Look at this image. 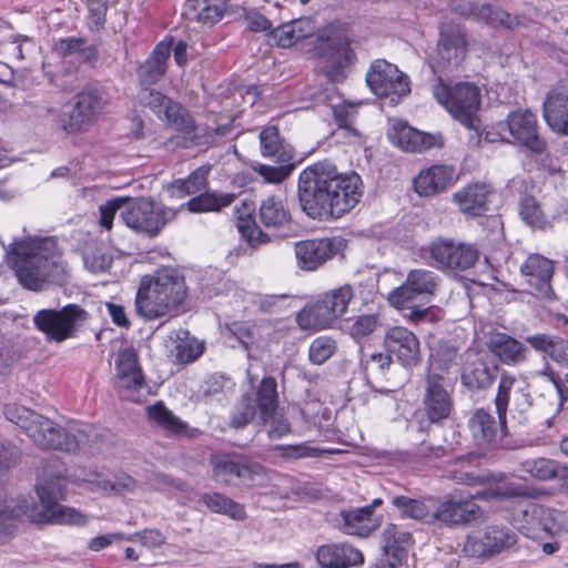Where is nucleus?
I'll list each match as a JSON object with an SVG mask.
<instances>
[{
	"instance_id": "obj_1",
	"label": "nucleus",
	"mask_w": 568,
	"mask_h": 568,
	"mask_svg": "<svg viewBox=\"0 0 568 568\" xmlns=\"http://www.w3.org/2000/svg\"><path fill=\"white\" fill-rule=\"evenodd\" d=\"M362 195L361 176L355 172H339L327 161L310 165L298 175L300 206L313 220H337L351 212Z\"/></svg>"
},
{
	"instance_id": "obj_2",
	"label": "nucleus",
	"mask_w": 568,
	"mask_h": 568,
	"mask_svg": "<svg viewBox=\"0 0 568 568\" xmlns=\"http://www.w3.org/2000/svg\"><path fill=\"white\" fill-rule=\"evenodd\" d=\"M3 247L7 264L23 288L41 292L68 282V264L63 261L57 237L27 236Z\"/></svg>"
},
{
	"instance_id": "obj_3",
	"label": "nucleus",
	"mask_w": 568,
	"mask_h": 568,
	"mask_svg": "<svg viewBox=\"0 0 568 568\" xmlns=\"http://www.w3.org/2000/svg\"><path fill=\"white\" fill-rule=\"evenodd\" d=\"M64 479L60 477H51L38 483L36 491L41 503L40 510L24 498H8L0 485V545L13 537L22 518L37 524L87 525L85 515L59 504V499L64 498Z\"/></svg>"
},
{
	"instance_id": "obj_4",
	"label": "nucleus",
	"mask_w": 568,
	"mask_h": 568,
	"mask_svg": "<svg viewBox=\"0 0 568 568\" xmlns=\"http://www.w3.org/2000/svg\"><path fill=\"white\" fill-rule=\"evenodd\" d=\"M184 277L179 271L165 267L143 276L135 296L136 313L148 320L172 316L186 297Z\"/></svg>"
},
{
	"instance_id": "obj_5",
	"label": "nucleus",
	"mask_w": 568,
	"mask_h": 568,
	"mask_svg": "<svg viewBox=\"0 0 568 568\" xmlns=\"http://www.w3.org/2000/svg\"><path fill=\"white\" fill-rule=\"evenodd\" d=\"M7 418L24 429L31 440L42 449L74 453L81 446L90 445L91 429L70 425L68 428L23 406L8 407Z\"/></svg>"
},
{
	"instance_id": "obj_6",
	"label": "nucleus",
	"mask_w": 568,
	"mask_h": 568,
	"mask_svg": "<svg viewBox=\"0 0 568 568\" xmlns=\"http://www.w3.org/2000/svg\"><path fill=\"white\" fill-rule=\"evenodd\" d=\"M89 318L88 312L77 304L61 308H42L32 317L34 327L49 343H63L74 338Z\"/></svg>"
},
{
	"instance_id": "obj_7",
	"label": "nucleus",
	"mask_w": 568,
	"mask_h": 568,
	"mask_svg": "<svg viewBox=\"0 0 568 568\" xmlns=\"http://www.w3.org/2000/svg\"><path fill=\"white\" fill-rule=\"evenodd\" d=\"M316 50L323 59V71L331 82H342L346 69L355 60V53L345 32L335 26H328L317 36Z\"/></svg>"
},
{
	"instance_id": "obj_8",
	"label": "nucleus",
	"mask_w": 568,
	"mask_h": 568,
	"mask_svg": "<svg viewBox=\"0 0 568 568\" xmlns=\"http://www.w3.org/2000/svg\"><path fill=\"white\" fill-rule=\"evenodd\" d=\"M433 94L447 112L467 129H475V120L480 109V91L468 82L449 87L438 81L433 87Z\"/></svg>"
},
{
	"instance_id": "obj_9",
	"label": "nucleus",
	"mask_w": 568,
	"mask_h": 568,
	"mask_svg": "<svg viewBox=\"0 0 568 568\" xmlns=\"http://www.w3.org/2000/svg\"><path fill=\"white\" fill-rule=\"evenodd\" d=\"M210 464L213 479L224 486L254 487L266 476L264 466L241 455H212Z\"/></svg>"
},
{
	"instance_id": "obj_10",
	"label": "nucleus",
	"mask_w": 568,
	"mask_h": 568,
	"mask_svg": "<svg viewBox=\"0 0 568 568\" xmlns=\"http://www.w3.org/2000/svg\"><path fill=\"white\" fill-rule=\"evenodd\" d=\"M495 128L503 142L523 146L536 154L547 149L546 140L539 133L537 116L528 109L511 111Z\"/></svg>"
},
{
	"instance_id": "obj_11",
	"label": "nucleus",
	"mask_w": 568,
	"mask_h": 568,
	"mask_svg": "<svg viewBox=\"0 0 568 568\" xmlns=\"http://www.w3.org/2000/svg\"><path fill=\"white\" fill-rule=\"evenodd\" d=\"M108 102V95L102 89L84 88L72 98L70 110L61 116L62 129L69 134L88 130L102 113Z\"/></svg>"
},
{
	"instance_id": "obj_12",
	"label": "nucleus",
	"mask_w": 568,
	"mask_h": 568,
	"mask_svg": "<svg viewBox=\"0 0 568 568\" xmlns=\"http://www.w3.org/2000/svg\"><path fill=\"white\" fill-rule=\"evenodd\" d=\"M174 215L173 210L145 197L126 199L125 207L121 211V219L130 229L150 236L156 235Z\"/></svg>"
},
{
	"instance_id": "obj_13",
	"label": "nucleus",
	"mask_w": 568,
	"mask_h": 568,
	"mask_svg": "<svg viewBox=\"0 0 568 568\" xmlns=\"http://www.w3.org/2000/svg\"><path fill=\"white\" fill-rule=\"evenodd\" d=\"M442 277L427 268H413L407 273L402 285L388 295V302L398 310L406 308L416 300L429 301L440 288Z\"/></svg>"
},
{
	"instance_id": "obj_14",
	"label": "nucleus",
	"mask_w": 568,
	"mask_h": 568,
	"mask_svg": "<svg viewBox=\"0 0 568 568\" xmlns=\"http://www.w3.org/2000/svg\"><path fill=\"white\" fill-rule=\"evenodd\" d=\"M366 83L375 95L389 97L392 102H398L402 97L410 92L408 77L395 64L383 59L372 62L366 73Z\"/></svg>"
},
{
	"instance_id": "obj_15",
	"label": "nucleus",
	"mask_w": 568,
	"mask_h": 568,
	"mask_svg": "<svg viewBox=\"0 0 568 568\" xmlns=\"http://www.w3.org/2000/svg\"><path fill=\"white\" fill-rule=\"evenodd\" d=\"M517 542V535L505 526H490L478 534L468 536L463 551L473 558L488 559L497 556Z\"/></svg>"
},
{
	"instance_id": "obj_16",
	"label": "nucleus",
	"mask_w": 568,
	"mask_h": 568,
	"mask_svg": "<svg viewBox=\"0 0 568 568\" xmlns=\"http://www.w3.org/2000/svg\"><path fill=\"white\" fill-rule=\"evenodd\" d=\"M138 100L174 129L185 133L194 132L195 123L190 113L180 103L162 92L151 88H141Z\"/></svg>"
},
{
	"instance_id": "obj_17",
	"label": "nucleus",
	"mask_w": 568,
	"mask_h": 568,
	"mask_svg": "<svg viewBox=\"0 0 568 568\" xmlns=\"http://www.w3.org/2000/svg\"><path fill=\"white\" fill-rule=\"evenodd\" d=\"M428 252L438 270L466 271L473 267L480 256L475 245L449 240L434 241Z\"/></svg>"
},
{
	"instance_id": "obj_18",
	"label": "nucleus",
	"mask_w": 568,
	"mask_h": 568,
	"mask_svg": "<svg viewBox=\"0 0 568 568\" xmlns=\"http://www.w3.org/2000/svg\"><path fill=\"white\" fill-rule=\"evenodd\" d=\"M448 378L436 372H427L425 377L424 410L432 423H439L449 417L453 399L448 390Z\"/></svg>"
},
{
	"instance_id": "obj_19",
	"label": "nucleus",
	"mask_w": 568,
	"mask_h": 568,
	"mask_svg": "<svg viewBox=\"0 0 568 568\" xmlns=\"http://www.w3.org/2000/svg\"><path fill=\"white\" fill-rule=\"evenodd\" d=\"M450 8L465 18L485 22L490 27L515 29L523 24L517 16L493 7L484 0H452Z\"/></svg>"
},
{
	"instance_id": "obj_20",
	"label": "nucleus",
	"mask_w": 568,
	"mask_h": 568,
	"mask_svg": "<svg viewBox=\"0 0 568 568\" xmlns=\"http://www.w3.org/2000/svg\"><path fill=\"white\" fill-rule=\"evenodd\" d=\"M389 141L406 152L422 153L433 148H442L443 135L418 131L406 122L394 120L387 131Z\"/></svg>"
},
{
	"instance_id": "obj_21",
	"label": "nucleus",
	"mask_w": 568,
	"mask_h": 568,
	"mask_svg": "<svg viewBox=\"0 0 568 568\" xmlns=\"http://www.w3.org/2000/svg\"><path fill=\"white\" fill-rule=\"evenodd\" d=\"M483 515L481 508L474 503L473 496H448L435 506V520L446 526H464L476 521Z\"/></svg>"
},
{
	"instance_id": "obj_22",
	"label": "nucleus",
	"mask_w": 568,
	"mask_h": 568,
	"mask_svg": "<svg viewBox=\"0 0 568 568\" xmlns=\"http://www.w3.org/2000/svg\"><path fill=\"white\" fill-rule=\"evenodd\" d=\"M520 274L538 296L547 301L556 298L550 285L554 274V263L551 260L540 254H530L521 264Z\"/></svg>"
},
{
	"instance_id": "obj_23",
	"label": "nucleus",
	"mask_w": 568,
	"mask_h": 568,
	"mask_svg": "<svg viewBox=\"0 0 568 568\" xmlns=\"http://www.w3.org/2000/svg\"><path fill=\"white\" fill-rule=\"evenodd\" d=\"M384 344L387 352L406 367L420 363L419 341L416 335L403 326H394L386 332Z\"/></svg>"
},
{
	"instance_id": "obj_24",
	"label": "nucleus",
	"mask_w": 568,
	"mask_h": 568,
	"mask_svg": "<svg viewBox=\"0 0 568 568\" xmlns=\"http://www.w3.org/2000/svg\"><path fill=\"white\" fill-rule=\"evenodd\" d=\"M468 428L479 448H494L500 445L506 423H501L484 408L476 409L468 419Z\"/></svg>"
},
{
	"instance_id": "obj_25",
	"label": "nucleus",
	"mask_w": 568,
	"mask_h": 568,
	"mask_svg": "<svg viewBox=\"0 0 568 568\" xmlns=\"http://www.w3.org/2000/svg\"><path fill=\"white\" fill-rule=\"evenodd\" d=\"M466 51L467 40L463 28L454 22H443L437 43V54L443 64H458L465 58Z\"/></svg>"
},
{
	"instance_id": "obj_26",
	"label": "nucleus",
	"mask_w": 568,
	"mask_h": 568,
	"mask_svg": "<svg viewBox=\"0 0 568 568\" xmlns=\"http://www.w3.org/2000/svg\"><path fill=\"white\" fill-rule=\"evenodd\" d=\"M542 116L551 131L568 136V87L558 85L547 93Z\"/></svg>"
},
{
	"instance_id": "obj_27",
	"label": "nucleus",
	"mask_w": 568,
	"mask_h": 568,
	"mask_svg": "<svg viewBox=\"0 0 568 568\" xmlns=\"http://www.w3.org/2000/svg\"><path fill=\"white\" fill-rule=\"evenodd\" d=\"M336 253V247L329 239H313L295 243L297 264L305 271H315Z\"/></svg>"
},
{
	"instance_id": "obj_28",
	"label": "nucleus",
	"mask_w": 568,
	"mask_h": 568,
	"mask_svg": "<svg viewBox=\"0 0 568 568\" xmlns=\"http://www.w3.org/2000/svg\"><path fill=\"white\" fill-rule=\"evenodd\" d=\"M510 402L520 413H525L530 407L529 395L523 392L516 377L501 374L495 398L497 416L501 423H506L507 408Z\"/></svg>"
},
{
	"instance_id": "obj_29",
	"label": "nucleus",
	"mask_w": 568,
	"mask_h": 568,
	"mask_svg": "<svg viewBox=\"0 0 568 568\" xmlns=\"http://www.w3.org/2000/svg\"><path fill=\"white\" fill-rule=\"evenodd\" d=\"M498 367L478 354H468L463 366L462 382L470 390L488 388L497 376Z\"/></svg>"
},
{
	"instance_id": "obj_30",
	"label": "nucleus",
	"mask_w": 568,
	"mask_h": 568,
	"mask_svg": "<svg viewBox=\"0 0 568 568\" xmlns=\"http://www.w3.org/2000/svg\"><path fill=\"white\" fill-rule=\"evenodd\" d=\"M385 545L382 557L371 568H397L410 542V534L399 531L397 526L389 524L383 532Z\"/></svg>"
},
{
	"instance_id": "obj_31",
	"label": "nucleus",
	"mask_w": 568,
	"mask_h": 568,
	"mask_svg": "<svg viewBox=\"0 0 568 568\" xmlns=\"http://www.w3.org/2000/svg\"><path fill=\"white\" fill-rule=\"evenodd\" d=\"M316 560L322 568H348L362 565L364 556L348 544H327L317 548Z\"/></svg>"
},
{
	"instance_id": "obj_32",
	"label": "nucleus",
	"mask_w": 568,
	"mask_h": 568,
	"mask_svg": "<svg viewBox=\"0 0 568 568\" xmlns=\"http://www.w3.org/2000/svg\"><path fill=\"white\" fill-rule=\"evenodd\" d=\"M171 53V43H158L150 55L138 65L136 77L141 88L156 84L166 73V62Z\"/></svg>"
},
{
	"instance_id": "obj_33",
	"label": "nucleus",
	"mask_w": 568,
	"mask_h": 568,
	"mask_svg": "<svg viewBox=\"0 0 568 568\" xmlns=\"http://www.w3.org/2000/svg\"><path fill=\"white\" fill-rule=\"evenodd\" d=\"M568 214V204L562 202L560 207L550 212L544 213L538 201L530 196L524 195L519 202V215L521 220L531 229L546 230L551 226V222Z\"/></svg>"
},
{
	"instance_id": "obj_34",
	"label": "nucleus",
	"mask_w": 568,
	"mask_h": 568,
	"mask_svg": "<svg viewBox=\"0 0 568 568\" xmlns=\"http://www.w3.org/2000/svg\"><path fill=\"white\" fill-rule=\"evenodd\" d=\"M115 386L119 390L139 389L143 386V374L134 349L125 348L119 353L115 361Z\"/></svg>"
},
{
	"instance_id": "obj_35",
	"label": "nucleus",
	"mask_w": 568,
	"mask_h": 568,
	"mask_svg": "<svg viewBox=\"0 0 568 568\" xmlns=\"http://www.w3.org/2000/svg\"><path fill=\"white\" fill-rule=\"evenodd\" d=\"M314 28V23L310 18L292 20L266 33L267 42L271 45L290 48L297 41L311 36Z\"/></svg>"
},
{
	"instance_id": "obj_36",
	"label": "nucleus",
	"mask_w": 568,
	"mask_h": 568,
	"mask_svg": "<svg viewBox=\"0 0 568 568\" xmlns=\"http://www.w3.org/2000/svg\"><path fill=\"white\" fill-rule=\"evenodd\" d=\"M490 193L488 184L473 183L457 191L453 200L463 213L479 216L488 210L487 200Z\"/></svg>"
},
{
	"instance_id": "obj_37",
	"label": "nucleus",
	"mask_w": 568,
	"mask_h": 568,
	"mask_svg": "<svg viewBox=\"0 0 568 568\" xmlns=\"http://www.w3.org/2000/svg\"><path fill=\"white\" fill-rule=\"evenodd\" d=\"M453 180V169L433 165L422 171L414 180V189L420 196H433L444 191Z\"/></svg>"
},
{
	"instance_id": "obj_38",
	"label": "nucleus",
	"mask_w": 568,
	"mask_h": 568,
	"mask_svg": "<svg viewBox=\"0 0 568 568\" xmlns=\"http://www.w3.org/2000/svg\"><path fill=\"white\" fill-rule=\"evenodd\" d=\"M338 526L347 535L367 537L379 526V521L369 515L368 508L358 507L339 511Z\"/></svg>"
},
{
	"instance_id": "obj_39",
	"label": "nucleus",
	"mask_w": 568,
	"mask_h": 568,
	"mask_svg": "<svg viewBox=\"0 0 568 568\" xmlns=\"http://www.w3.org/2000/svg\"><path fill=\"white\" fill-rule=\"evenodd\" d=\"M337 318L335 311L321 297L297 313L296 323L302 329L317 331L328 327Z\"/></svg>"
},
{
	"instance_id": "obj_40",
	"label": "nucleus",
	"mask_w": 568,
	"mask_h": 568,
	"mask_svg": "<svg viewBox=\"0 0 568 568\" xmlns=\"http://www.w3.org/2000/svg\"><path fill=\"white\" fill-rule=\"evenodd\" d=\"M524 520L532 528H540L549 535L561 531V513L538 504H529L523 510Z\"/></svg>"
},
{
	"instance_id": "obj_41",
	"label": "nucleus",
	"mask_w": 568,
	"mask_h": 568,
	"mask_svg": "<svg viewBox=\"0 0 568 568\" xmlns=\"http://www.w3.org/2000/svg\"><path fill=\"white\" fill-rule=\"evenodd\" d=\"M488 346L505 364L516 365L526 359V346L505 333L491 336Z\"/></svg>"
},
{
	"instance_id": "obj_42",
	"label": "nucleus",
	"mask_w": 568,
	"mask_h": 568,
	"mask_svg": "<svg viewBox=\"0 0 568 568\" xmlns=\"http://www.w3.org/2000/svg\"><path fill=\"white\" fill-rule=\"evenodd\" d=\"M261 152L274 163H290L293 160L292 148L285 144L276 126H267L260 133Z\"/></svg>"
},
{
	"instance_id": "obj_43",
	"label": "nucleus",
	"mask_w": 568,
	"mask_h": 568,
	"mask_svg": "<svg viewBox=\"0 0 568 568\" xmlns=\"http://www.w3.org/2000/svg\"><path fill=\"white\" fill-rule=\"evenodd\" d=\"M525 341L534 349L545 353L554 362L568 366V339L548 334H534L526 336Z\"/></svg>"
},
{
	"instance_id": "obj_44",
	"label": "nucleus",
	"mask_w": 568,
	"mask_h": 568,
	"mask_svg": "<svg viewBox=\"0 0 568 568\" xmlns=\"http://www.w3.org/2000/svg\"><path fill=\"white\" fill-rule=\"evenodd\" d=\"M199 501L212 513L227 516L233 520L242 521L247 517L244 505L233 500L222 493H204L200 496Z\"/></svg>"
},
{
	"instance_id": "obj_45",
	"label": "nucleus",
	"mask_w": 568,
	"mask_h": 568,
	"mask_svg": "<svg viewBox=\"0 0 568 568\" xmlns=\"http://www.w3.org/2000/svg\"><path fill=\"white\" fill-rule=\"evenodd\" d=\"M459 349L450 341L439 339L430 347L428 372L448 373L452 367L459 365Z\"/></svg>"
},
{
	"instance_id": "obj_46",
	"label": "nucleus",
	"mask_w": 568,
	"mask_h": 568,
	"mask_svg": "<svg viewBox=\"0 0 568 568\" xmlns=\"http://www.w3.org/2000/svg\"><path fill=\"white\" fill-rule=\"evenodd\" d=\"M392 503L404 517L424 523H432L435 520V505L432 499H414L400 495L395 496L392 499Z\"/></svg>"
},
{
	"instance_id": "obj_47",
	"label": "nucleus",
	"mask_w": 568,
	"mask_h": 568,
	"mask_svg": "<svg viewBox=\"0 0 568 568\" xmlns=\"http://www.w3.org/2000/svg\"><path fill=\"white\" fill-rule=\"evenodd\" d=\"M148 417L153 425L172 435H182L187 430V425L162 402L148 407Z\"/></svg>"
},
{
	"instance_id": "obj_48",
	"label": "nucleus",
	"mask_w": 568,
	"mask_h": 568,
	"mask_svg": "<svg viewBox=\"0 0 568 568\" xmlns=\"http://www.w3.org/2000/svg\"><path fill=\"white\" fill-rule=\"evenodd\" d=\"M210 169L200 166L194 170L186 179H178L169 186V193L172 197L182 199L202 191L207 184Z\"/></svg>"
},
{
	"instance_id": "obj_49",
	"label": "nucleus",
	"mask_w": 568,
	"mask_h": 568,
	"mask_svg": "<svg viewBox=\"0 0 568 568\" xmlns=\"http://www.w3.org/2000/svg\"><path fill=\"white\" fill-rule=\"evenodd\" d=\"M254 399L263 420L274 414L278 405L277 383L274 377L268 376L261 381Z\"/></svg>"
},
{
	"instance_id": "obj_50",
	"label": "nucleus",
	"mask_w": 568,
	"mask_h": 568,
	"mask_svg": "<svg viewBox=\"0 0 568 568\" xmlns=\"http://www.w3.org/2000/svg\"><path fill=\"white\" fill-rule=\"evenodd\" d=\"M260 220L266 227H280L290 222L291 215L282 200L272 195L262 202Z\"/></svg>"
},
{
	"instance_id": "obj_51",
	"label": "nucleus",
	"mask_w": 568,
	"mask_h": 568,
	"mask_svg": "<svg viewBox=\"0 0 568 568\" xmlns=\"http://www.w3.org/2000/svg\"><path fill=\"white\" fill-rule=\"evenodd\" d=\"M82 257L85 268L91 273L106 272L113 260L106 247L94 241L85 244Z\"/></svg>"
},
{
	"instance_id": "obj_52",
	"label": "nucleus",
	"mask_w": 568,
	"mask_h": 568,
	"mask_svg": "<svg viewBox=\"0 0 568 568\" xmlns=\"http://www.w3.org/2000/svg\"><path fill=\"white\" fill-rule=\"evenodd\" d=\"M235 200V195L231 193L217 194L214 192H204L187 201L189 211L194 213H203L210 211H220L229 206Z\"/></svg>"
},
{
	"instance_id": "obj_53",
	"label": "nucleus",
	"mask_w": 568,
	"mask_h": 568,
	"mask_svg": "<svg viewBox=\"0 0 568 568\" xmlns=\"http://www.w3.org/2000/svg\"><path fill=\"white\" fill-rule=\"evenodd\" d=\"M54 50L62 57L78 55L84 62H91L98 57L95 48L88 45L84 38L61 39L55 43Z\"/></svg>"
},
{
	"instance_id": "obj_54",
	"label": "nucleus",
	"mask_w": 568,
	"mask_h": 568,
	"mask_svg": "<svg viewBox=\"0 0 568 568\" xmlns=\"http://www.w3.org/2000/svg\"><path fill=\"white\" fill-rule=\"evenodd\" d=\"M519 470L539 480L552 479L558 474L557 464L542 457L528 458L520 462Z\"/></svg>"
},
{
	"instance_id": "obj_55",
	"label": "nucleus",
	"mask_w": 568,
	"mask_h": 568,
	"mask_svg": "<svg viewBox=\"0 0 568 568\" xmlns=\"http://www.w3.org/2000/svg\"><path fill=\"white\" fill-rule=\"evenodd\" d=\"M336 341L329 336H318L308 347V358L315 365H322L336 352Z\"/></svg>"
},
{
	"instance_id": "obj_56",
	"label": "nucleus",
	"mask_w": 568,
	"mask_h": 568,
	"mask_svg": "<svg viewBox=\"0 0 568 568\" xmlns=\"http://www.w3.org/2000/svg\"><path fill=\"white\" fill-rule=\"evenodd\" d=\"M256 409L258 408L254 397L251 394L242 395L232 413L231 425L235 428L244 427L253 420L256 415Z\"/></svg>"
},
{
	"instance_id": "obj_57",
	"label": "nucleus",
	"mask_w": 568,
	"mask_h": 568,
	"mask_svg": "<svg viewBox=\"0 0 568 568\" xmlns=\"http://www.w3.org/2000/svg\"><path fill=\"white\" fill-rule=\"evenodd\" d=\"M354 296V292L351 285H343L336 290L325 293L322 298L329 306L332 311H335L337 317H341L347 311V306Z\"/></svg>"
},
{
	"instance_id": "obj_58",
	"label": "nucleus",
	"mask_w": 568,
	"mask_h": 568,
	"mask_svg": "<svg viewBox=\"0 0 568 568\" xmlns=\"http://www.w3.org/2000/svg\"><path fill=\"white\" fill-rule=\"evenodd\" d=\"M352 324L348 327L349 335L361 341L372 333L379 326V318L376 314H362L351 320Z\"/></svg>"
},
{
	"instance_id": "obj_59",
	"label": "nucleus",
	"mask_w": 568,
	"mask_h": 568,
	"mask_svg": "<svg viewBox=\"0 0 568 568\" xmlns=\"http://www.w3.org/2000/svg\"><path fill=\"white\" fill-rule=\"evenodd\" d=\"M239 232L242 237L252 246L255 247L261 243L268 241V236L265 235L256 223L251 219H239L237 223Z\"/></svg>"
},
{
	"instance_id": "obj_60",
	"label": "nucleus",
	"mask_w": 568,
	"mask_h": 568,
	"mask_svg": "<svg viewBox=\"0 0 568 568\" xmlns=\"http://www.w3.org/2000/svg\"><path fill=\"white\" fill-rule=\"evenodd\" d=\"M126 197H114L100 205V220L99 223L105 230H111L113 219L119 210L125 207Z\"/></svg>"
},
{
	"instance_id": "obj_61",
	"label": "nucleus",
	"mask_w": 568,
	"mask_h": 568,
	"mask_svg": "<svg viewBox=\"0 0 568 568\" xmlns=\"http://www.w3.org/2000/svg\"><path fill=\"white\" fill-rule=\"evenodd\" d=\"M135 538H139L141 544L144 547L150 549L159 548L165 544V536L159 529H144L142 531H138L133 535L126 536V540L133 541Z\"/></svg>"
},
{
	"instance_id": "obj_62",
	"label": "nucleus",
	"mask_w": 568,
	"mask_h": 568,
	"mask_svg": "<svg viewBox=\"0 0 568 568\" xmlns=\"http://www.w3.org/2000/svg\"><path fill=\"white\" fill-rule=\"evenodd\" d=\"M293 166L290 163H282L280 166L260 165L256 171L268 183H281L288 176Z\"/></svg>"
},
{
	"instance_id": "obj_63",
	"label": "nucleus",
	"mask_w": 568,
	"mask_h": 568,
	"mask_svg": "<svg viewBox=\"0 0 568 568\" xmlns=\"http://www.w3.org/2000/svg\"><path fill=\"white\" fill-rule=\"evenodd\" d=\"M21 457L19 448L10 442H0V469L16 466Z\"/></svg>"
},
{
	"instance_id": "obj_64",
	"label": "nucleus",
	"mask_w": 568,
	"mask_h": 568,
	"mask_svg": "<svg viewBox=\"0 0 568 568\" xmlns=\"http://www.w3.org/2000/svg\"><path fill=\"white\" fill-rule=\"evenodd\" d=\"M263 422H270L267 434L271 439L281 438L291 432V425L288 420L283 416L277 415L276 410L272 416H270L266 420Z\"/></svg>"
}]
</instances>
